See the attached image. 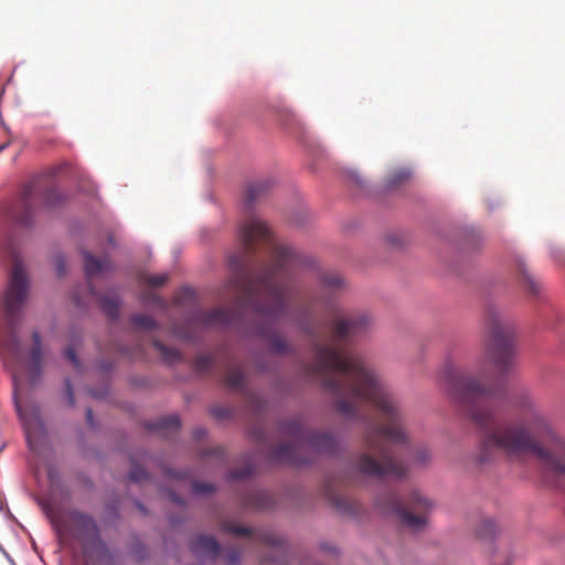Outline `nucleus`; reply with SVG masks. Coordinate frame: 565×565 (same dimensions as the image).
Returning <instances> with one entry per match:
<instances>
[{
    "instance_id": "nucleus-12",
    "label": "nucleus",
    "mask_w": 565,
    "mask_h": 565,
    "mask_svg": "<svg viewBox=\"0 0 565 565\" xmlns=\"http://www.w3.org/2000/svg\"><path fill=\"white\" fill-rule=\"evenodd\" d=\"M273 186L270 179L256 180L249 183L245 191V204L252 206L256 201L266 195Z\"/></svg>"
},
{
    "instance_id": "nucleus-16",
    "label": "nucleus",
    "mask_w": 565,
    "mask_h": 565,
    "mask_svg": "<svg viewBox=\"0 0 565 565\" xmlns=\"http://www.w3.org/2000/svg\"><path fill=\"white\" fill-rule=\"evenodd\" d=\"M411 171L406 168L393 170L387 177V186L394 188L406 183L411 179Z\"/></svg>"
},
{
    "instance_id": "nucleus-25",
    "label": "nucleus",
    "mask_w": 565,
    "mask_h": 565,
    "mask_svg": "<svg viewBox=\"0 0 565 565\" xmlns=\"http://www.w3.org/2000/svg\"><path fill=\"white\" fill-rule=\"evenodd\" d=\"M222 556L226 563L236 564L241 558V552L235 547H230L223 552Z\"/></svg>"
},
{
    "instance_id": "nucleus-5",
    "label": "nucleus",
    "mask_w": 565,
    "mask_h": 565,
    "mask_svg": "<svg viewBox=\"0 0 565 565\" xmlns=\"http://www.w3.org/2000/svg\"><path fill=\"white\" fill-rule=\"evenodd\" d=\"M281 431L291 438V443L271 449L270 459L276 462L302 466L309 463L301 455L305 449L320 454H333L337 450V440L332 435L307 431L299 418L282 423Z\"/></svg>"
},
{
    "instance_id": "nucleus-7",
    "label": "nucleus",
    "mask_w": 565,
    "mask_h": 565,
    "mask_svg": "<svg viewBox=\"0 0 565 565\" xmlns=\"http://www.w3.org/2000/svg\"><path fill=\"white\" fill-rule=\"evenodd\" d=\"M36 181L26 183L20 196L4 210L6 218L14 225L28 227L33 222V202L36 193Z\"/></svg>"
},
{
    "instance_id": "nucleus-33",
    "label": "nucleus",
    "mask_w": 565,
    "mask_h": 565,
    "mask_svg": "<svg viewBox=\"0 0 565 565\" xmlns=\"http://www.w3.org/2000/svg\"><path fill=\"white\" fill-rule=\"evenodd\" d=\"M173 332L175 335H178L179 338H181L183 340H186V341H195L196 340V337L193 335L189 330L175 329Z\"/></svg>"
},
{
    "instance_id": "nucleus-19",
    "label": "nucleus",
    "mask_w": 565,
    "mask_h": 565,
    "mask_svg": "<svg viewBox=\"0 0 565 565\" xmlns=\"http://www.w3.org/2000/svg\"><path fill=\"white\" fill-rule=\"evenodd\" d=\"M169 279L168 274H142L140 277L141 282L149 285L151 287H160L163 286Z\"/></svg>"
},
{
    "instance_id": "nucleus-30",
    "label": "nucleus",
    "mask_w": 565,
    "mask_h": 565,
    "mask_svg": "<svg viewBox=\"0 0 565 565\" xmlns=\"http://www.w3.org/2000/svg\"><path fill=\"white\" fill-rule=\"evenodd\" d=\"M214 417L223 419L231 416V409L226 406H215L211 409Z\"/></svg>"
},
{
    "instance_id": "nucleus-26",
    "label": "nucleus",
    "mask_w": 565,
    "mask_h": 565,
    "mask_svg": "<svg viewBox=\"0 0 565 565\" xmlns=\"http://www.w3.org/2000/svg\"><path fill=\"white\" fill-rule=\"evenodd\" d=\"M214 487L210 483L194 481L192 483V491L196 494H206L214 491Z\"/></svg>"
},
{
    "instance_id": "nucleus-17",
    "label": "nucleus",
    "mask_w": 565,
    "mask_h": 565,
    "mask_svg": "<svg viewBox=\"0 0 565 565\" xmlns=\"http://www.w3.org/2000/svg\"><path fill=\"white\" fill-rule=\"evenodd\" d=\"M131 323L145 331H150L158 327V323L152 317L140 313L134 315L131 317Z\"/></svg>"
},
{
    "instance_id": "nucleus-6",
    "label": "nucleus",
    "mask_w": 565,
    "mask_h": 565,
    "mask_svg": "<svg viewBox=\"0 0 565 565\" xmlns=\"http://www.w3.org/2000/svg\"><path fill=\"white\" fill-rule=\"evenodd\" d=\"M379 504L395 514L402 524L414 531L423 529L427 523V512L433 508L431 502L418 492H413L407 500L397 494L390 493L379 501Z\"/></svg>"
},
{
    "instance_id": "nucleus-36",
    "label": "nucleus",
    "mask_w": 565,
    "mask_h": 565,
    "mask_svg": "<svg viewBox=\"0 0 565 565\" xmlns=\"http://www.w3.org/2000/svg\"><path fill=\"white\" fill-rule=\"evenodd\" d=\"M193 433L196 439H201L206 435V430L202 427L195 428Z\"/></svg>"
},
{
    "instance_id": "nucleus-11",
    "label": "nucleus",
    "mask_w": 565,
    "mask_h": 565,
    "mask_svg": "<svg viewBox=\"0 0 565 565\" xmlns=\"http://www.w3.org/2000/svg\"><path fill=\"white\" fill-rule=\"evenodd\" d=\"M191 551L196 556L215 559L220 555L221 547L214 537L200 535L192 541Z\"/></svg>"
},
{
    "instance_id": "nucleus-20",
    "label": "nucleus",
    "mask_w": 565,
    "mask_h": 565,
    "mask_svg": "<svg viewBox=\"0 0 565 565\" xmlns=\"http://www.w3.org/2000/svg\"><path fill=\"white\" fill-rule=\"evenodd\" d=\"M479 537L488 539L495 533V524L491 520H482L476 529Z\"/></svg>"
},
{
    "instance_id": "nucleus-21",
    "label": "nucleus",
    "mask_w": 565,
    "mask_h": 565,
    "mask_svg": "<svg viewBox=\"0 0 565 565\" xmlns=\"http://www.w3.org/2000/svg\"><path fill=\"white\" fill-rule=\"evenodd\" d=\"M149 478L148 472L139 465L134 463L129 471V479L134 482H142Z\"/></svg>"
},
{
    "instance_id": "nucleus-1",
    "label": "nucleus",
    "mask_w": 565,
    "mask_h": 565,
    "mask_svg": "<svg viewBox=\"0 0 565 565\" xmlns=\"http://www.w3.org/2000/svg\"><path fill=\"white\" fill-rule=\"evenodd\" d=\"M371 323L366 313H352L330 321V341L322 343L317 331L306 327L312 339L313 362L308 373L331 395L333 408L345 418L366 420L364 408L375 409L384 423L369 422L363 436V452L354 460L355 471L365 477L403 479L408 468L402 456L426 465L431 452L426 446L411 448L405 430L406 417L399 404L376 371L365 360L343 345L365 331Z\"/></svg>"
},
{
    "instance_id": "nucleus-13",
    "label": "nucleus",
    "mask_w": 565,
    "mask_h": 565,
    "mask_svg": "<svg viewBox=\"0 0 565 565\" xmlns=\"http://www.w3.org/2000/svg\"><path fill=\"white\" fill-rule=\"evenodd\" d=\"M149 429L169 435L178 431L180 428V418L177 415H169L159 420L149 424Z\"/></svg>"
},
{
    "instance_id": "nucleus-14",
    "label": "nucleus",
    "mask_w": 565,
    "mask_h": 565,
    "mask_svg": "<svg viewBox=\"0 0 565 565\" xmlns=\"http://www.w3.org/2000/svg\"><path fill=\"white\" fill-rule=\"evenodd\" d=\"M103 312L111 320H116L119 316L120 302L116 296H103L99 299Z\"/></svg>"
},
{
    "instance_id": "nucleus-22",
    "label": "nucleus",
    "mask_w": 565,
    "mask_h": 565,
    "mask_svg": "<svg viewBox=\"0 0 565 565\" xmlns=\"http://www.w3.org/2000/svg\"><path fill=\"white\" fill-rule=\"evenodd\" d=\"M322 282L329 288H340L343 286V279L339 274H324L322 276Z\"/></svg>"
},
{
    "instance_id": "nucleus-29",
    "label": "nucleus",
    "mask_w": 565,
    "mask_h": 565,
    "mask_svg": "<svg viewBox=\"0 0 565 565\" xmlns=\"http://www.w3.org/2000/svg\"><path fill=\"white\" fill-rule=\"evenodd\" d=\"M64 385H65L64 393H65V398L67 401V404H68V406L73 407L75 405V397H74V393H73L72 383L67 379V380H65Z\"/></svg>"
},
{
    "instance_id": "nucleus-39",
    "label": "nucleus",
    "mask_w": 565,
    "mask_h": 565,
    "mask_svg": "<svg viewBox=\"0 0 565 565\" xmlns=\"http://www.w3.org/2000/svg\"><path fill=\"white\" fill-rule=\"evenodd\" d=\"M212 454H215V455H217V456H221V455H223V454H224V451H223V449H222V448H216V449H214V450H213V451H211V452H204V454H203V456L205 457V456H210V455H212Z\"/></svg>"
},
{
    "instance_id": "nucleus-2",
    "label": "nucleus",
    "mask_w": 565,
    "mask_h": 565,
    "mask_svg": "<svg viewBox=\"0 0 565 565\" xmlns=\"http://www.w3.org/2000/svg\"><path fill=\"white\" fill-rule=\"evenodd\" d=\"M241 249L227 256L232 271L226 288L235 298V308H216L196 315L192 322L201 326H230L242 312L249 311L262 323L256 333L266 335L271 326L295 305L303 316L310 313L302 303V291L295 285L303 259L288 245L274 241L266 223L250 216L238 228Z\"/></svg>"
},
{
    "instance_id": "nucleus-38",
    "label": "nucleus",
    "mask_w": 565,
    "mask_h": 565,
    "mask_svg": "<svg viewBox=\"0 0 565 565\" xmlns=\"http://www.w3.org/2000/svg\"><path fill=\"white\" fill-rule=\"evenodd\" d=\"M93 418H94V415H93V411L92 408H87L86 409V420L89 425H93Z\"/></svg>"
},
{
    "instance_id": "nucleus-34",
    "label": "nucleus",
    "mask_w": 565,
    "mask_h": 565,
    "mask_svg": "<svg viewBox=\"0 0 565 565\" xmlns=\"http://www.w3.org/2000/svg\"><path fill=\"white\" fill-rule=\"evenodd\" d=\"M319 548L326 554L338 555V548L329 543H321Z\"/></svg>"
},
{
    "instance_id": "nucleus-27",
    "label": "nucleus",
    "mask_w": 565,
    "mask_h": 565,
    "mask_svg": "<svg viewBox=\"0 0 565 565\" xmlns=\"http://www.w3.org/2000/svg\"><path fill=\"white\" fill-rule=\"evenodd\" d=\"M142 301L145 303H156V305L160 306L161 308L167 307L166 301L154 292H145L142 295Z\"/></svg>"
},
{
    "instance_id": "nucleus-41",
    "label": "nucleus",
    "mask_w": 565,
    "mask_h": 565,
    "mask_svg": "<svg viewBox=\"0 0 565 565\" xmlns=\"http://www.w3.org/2000/svg\"><path fill=\"white\" fill-rule=\"evenodd\" d=\"M7 148V143L0 145V152Z\"/></svg>"
},
{
    "instance_id": "nucleus-4",
    "label": "nucleus",
    "mask_w": 565,
    "mask_h": 565,
    "mask_svg": "<svg viewBox=\"0 0 565 565\" xmlns=\"http://www.w3.org/2000/svg\"><path fill=\"white\" fill-rule=\"evenodd\" d=\"M52 523L61 537H72L81 544L84 565H111V554L92 515L73 510L64 516L54 518Z\"/></svg>"
},
{
    "instance_id": "nucleus-10",
    "label": "nucleus",
    "mask_w": 565,
    "mask_h": 565,
    "mask_svg": "<svg viewBox=\"0 0 565 565\" xmlns=\"http://www.w3.org/2000/svg\"><path fill=\"white\" fill-rule=\"evenodd\" d=\"M85 274L88 280V288L90 294H94V287L90 282L92 278L98 274H102L107 270L113 269V263L109 257H104L102 259L95 257L89 253H85Z\"/></svg>"
},
{
    "instance_id": "nucleus-23",
    "label": "nucleus",
    "mask_w": 565,
    "mask_h": 565,
    "mask_svg": "<svg viewBox=\"0 0 565 565\" xmlns=\"http://www.w3.org/2000/svg\"><path fill=\"white\" fill-rule=\"evenodd\" d=\"M63 199V195L55 188H49L44 194L45 203L50 206L57 205Z\"/></svg>"
},
{
    "instance_id": "nucleus-32",
    "label": "nucleus",
    "mask_w": 565,
    "mask_h": 565,
    "mask_svg": "<svg viewBox=\"0 0 565 565\" xmlns=\"http://www.w3.org/2000/svg\"><path fill=\"white\" fill-rule=\"evenodd\" d=\"M64 358L67 359L76 369L81 366L79 360L76 356L75 350L73 348H67L64 351Z\"/></svg>"
},
{
    "instance_id": "nucleus-9",
    "label": "nucleus",
    "mask_w": 565,
    "mask_h": 565,
    "mask_svg": "<svg viewBox=\"0 0 565 565\" xmlns=\"http://www.w3.org/2000/svg\"><path fill=\"white\" fill-rule=\"evenodd\" d=\"M224 531L234 535L241 536H253V539L264 545L280 547L284 544V540L269 531L254 532L250 527L236 525V524H224Z\"/></svg>"
},
{
    "instance_id": "nucleus-37",
    "label": "nucleus",
    "mask_w": 565,
    "mask_h": 565,
    "mask_svg": "<svg viewBox=\"0 0 565 565\" xmlns=\"http://www.w3.org/2000/svg\"><path fill=\"white\" fill-rule=\"evenodd\" d=\"M169 497H170L171 501L177 503V504H183L184 503L182 498L180 495H178L177 493H174V492H170Z\"/></svg>"
},
{
    "instance_id": "nucleus-40",
    "label": "nucleus",
    "mask_w": 565,
    "mask_h": 565,
    "mask_svg": "<svg viewBox=\"0 0 565 565\" xmlns=\"http://www.w3.org/2000/svg\"><path fill=\"white\" fill-rule=\"evenodd\" d=\"M343 502H344V499H334V504L339 508V509H342L343 508Z\"/></svg>"
},
{
    "instance_id": "nucleus-15",
    "label": "nucleus",
    "mask_w": 565,
    "mask_h": 565,
    "mask_svg": "<svg viewBox=\"0 0 565 565\" xmlns=\"http://www.w3.org/2000/svg\"><path fill=\"white\" fill-rule=\"evenodd\" d=\"M152 345L160 353L164 362L172 364L181 360V354L178 350L164 345L159 340L154 339Z\"/></svg>"
},
{
    "instance_id": "nucleus-24",
    "label": "nucleus",
    "mask_w": 565,
    "mask_h": 565,
    "mask_svg": "<svg viewBox=\"0 0 565 565\" xmlns=\"http://www.w3.org/2000/svg\"><path fill=\"white\" fill-rule=\"evenodd\" d=\"M270 348L276 353H285L288 350V344L282 338L274 337L270 341Z\"/></svg>"
},
{
    "instance_id": "nucleus-42",
    "label": "nucleus",
    "mask_w": 565,
    "mask_h": 565,
    "mask_svg": "<svg viewBox=\"0 0 565 565\" xmlns=\"http://www.w3.org/2000/svg\"><path fill=\"white\" fill-rule=\"evenodd\" d=\"M355 182H356L358 184H360V185L362 184V182H361V180H360L359 178H356V179H355Z\"/></svg>"
},
{
    "instance_id": "nucleus-28",
    "label": "nucleus",
    "mask_w": 565,
    "mask_h": 565,
    "mask_svg": "<svg viewBox=\"0 0 565 565\" xmlns=\"http://www.w3.org/2000/svg\"><path fill=\"white\" fill-rule=\"evenodd\" d=\"M252 473H253L252 467H246L243 469L230 471L228 478L231 480H239V479H245V478L249 477Z\"/></svg>"
},
{
    "instance_id": "nucleus-35",
    "label": "nucleus",
    "mask_w": 565,
    "mask_h": 565,
    "mask_svg": "<svg viewBox=\"0 0 565 565\" xmlns=\"http://www.w3.org/2000/svg\"><path fill=\"white\" fill-rule=\"evenodd\" d=\"M56 270L60 276L65 271V262L62 256L56 257Z\"/></svg>"
},
{
    "instance_id": "nucleus-8",
    "label": "nucleus",
    "mask_w": 565,
    "mask_h": 565,
    "mask_svg": "<svg viewBox=\"0 0 565 565\" xmlns=\"http://www.w3.org/2000/svg\"><path fill=\"white\" fill-rule=\"evenodd\" d=\"M224 384L231 391L242 393L248 407H250L254 412H263L264 402L262 397L258 394L249 392L247 390L244 372L233 361L228 363L226 375L224 379Z\"/></svg>"
},
{
    "instance_id": "nucleus-18",
    "label": "nucleus",
    "mask_w": 565,
    "mask_h": 565,
    "mask_svg": "<svg viewBox=\"0 0 565 565\" xmlns=\"http://www.w3.org/2000/svg\"><path fill=\"white\" fill-rule=\"evenodd\" d=\"M214 363H215L214 356L202 354L194 359L193 367L195 369V371L203 374V373L209 372L212 369V366L214 365Z\"/></svg>"
},
{
    "instance_id": "nucleus-31",
    "label": "nucleus",
    "mask_w": 565,
    "mask_h": 565,
    "mask_svg": "<svg viewBox=\"0 0 565 565\" xmlns=\"http://www.w3.org/2000/svg\"><path fill=\"white\" fill-rule=\"evenodd\" d=\"M526 288L533 295H537L540 292V285L527 274L524 275Z\"/></svg>"
},
{
    "instance_id": "nucleus-3",
    "label": "nucleus",
    "mask_w": 565,
    "mask_h": 565,
    "mask_svg": "<svg viewBox=\"0 0 565 565\" xmlns=\"http://www.w3.org/2000/svg\"><path fill=\"white\" fill-rule=\"evenodd\" d=\"M29 295V279L23 265L17 260L0 305V345L15 363L13 373L14 404L23 424L30 447L44 435V425L36 405L24 401V386H35L42 377L44 349L38 330L31 334L29 344H23L20 331L23 310Z\"/></svg>"
}]
</instances>
